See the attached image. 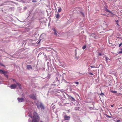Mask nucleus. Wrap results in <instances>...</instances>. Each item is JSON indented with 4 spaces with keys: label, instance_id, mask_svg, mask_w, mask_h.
<instances>
[{
    "label": "nucleus",
    "instance_id": "f257e3e1",
    "mask_svg": "<svg viewBox=\"0 0 122 122\" xmlns=\"http://www.w3.org/2000/svg\"><path fill=\"white\" fill-rule=\"evenodd\" d=\"M36 106L38 109H40L44 110L45 109V107L43 104L41 102H38L36 103Z\"/></svg>",
    "mask_w": 122,
    "mask_h": 122
},
{
    "label": "nucleus",
    "instance_id": "f03ea898",
    "mask_svg": "<svg viewBox=\"0 0 122 122\" xmlns=\"http://www.w3.org/2000/svg\"><path fill=\"white\" fill-rule=\"evenodd\" d=\"M29 97L31 99H32L34 100H36V96L34 94H32L29 95Z\"/></svg>",
    "mask_w": 122,
    "mask_h": 122
},
{
    "label": "nucleus",
    "instance_id": "7ed1b4c3",
    "mask_svg": "<svg viewBox=\"0 0 122 122\" xmlns=\"http://www.w3.org/2000/svg\"><path fill=\"white\" fill-rule=\"evenodd\" d=\"M39 118L33 117L32 122H37L39 120Z\"/></svg>",
    "mask_w": 122,
    "mask_h": 122
},
{
    "label": "nucleus",
    "instance_id": "20e7f679",
    "mask_svg": "<svg viewBox=\"0 0 122 122\" xmlns=\"http://www.w3.org/2000/svg\"><path fill=\"white\" fill-rule=\"evenodd\" d=\"M64 120H69L70 118V117L67 116L66 115H65L64 117Z\"/></svg>",
    "mask_w": 122,
    "mask_h": 122
},
{
    "label": "nucleus",
    "instance_id": "39448f33",
    "mask_svg": "<svg viewBox=\"0 0 122 122\" xmlns=\"http://www.w3.org/2000/svg\"><path fill=\"white\" fill-rule=\"evenodd\" d=\"M33 117L39 118V117L37 115V113L36 112H34L33 113Z\"/></svg>",
    "mask_w": 122,
    "mask_h": 122
},
{
    "label": "nucleus",
    "instance_id": "423d86ee",
    "mask_svg": "<svg viewBox=\"0 0 122 122\" xmlns=\"http://www.w3.org/2000/svg\"><path fill=\"white\" fill-rule=\"evenodd\" d=\"M16 87V85L15 84H12L10 86V88L12 89H15Z\"/></svg>",
    "mask_w": 122,
    "mask_h": 122
},
{
    "label": "nucleus",
    "instance_id": "0eeeda50",
    "mask_svg": "<svg viewBox=\"0 0 122 122\" xmlns=\"http://www.w3.org/2000/svg\"><path fill=\"white\" fill-rule=\"evenodd\" d=\"M27 69V70H29L30 69H32V67L30 65H28L26 66Z\"/></svg>",
    "mask_w": 122,
    "mask_h": 122
},
{
    "label": "nucleus",
    "instance_id": "6e6552de",
    "mask_svg": "<svg viewBox=\"0 0 122 122\" xmlns=\"http://www.w3.org/2000/svg\"><path fill=\"white\" fill-rule=\"evenodd\" d=\"M17 100L19 102H23L24 100V99L23 98H18Z\"/></svg>",
    "mask_w": 122,
    "mask_h": 122
},
{
    "label": "nucleus",
    "instance_id": "1a4fd4ad",
    "mask_svg": "<svg viewBox=\"0 0 122 122\" xmlns=\"http://www.w3.org/2000/svg\"><path fill=\"white\" fill-rule=\"evenodd\" d=\"M69 98L70 99H71V100L73 101H75V99L74 98L71 97V96H70Z\"/></svg>",
    "mask_w": 122,
    "mask_h": 122
},
{
    "label": "nucleus",
    "instance_id": "9d476101",
    "mask_svg": "<svg viewBox=\"0 0 122 122\" xmlns=\"http://www.w3.org/2000/svg\"><path fill=\"white\" fill-rule=\"evenodd\" d=\"M17 84V85L19 86V88L20 89H21V84H20V83H16Z\"/></svg>",
    "mask_w": 122,
    "mask_h": 122
},
{
    "label": "nucleus",
    "instance_id": "9b49d317",
    "mask_svg": "<svg viewBox=\"0 0 122 122\" xmlns=\"http://www.w3.org/2000/svg\"><path fill=\"white\" fill-rule=\"evenodd\" d=\"M60 15H59V14L58 13H57V14L56 15V17L58 19L60 17Z\"/></svg>",
    "mask_w": 122,
    "mask_h": 122
},
{
    "label": "nucleus",
    "instance_id": "f8f14e48",
    "mask_svg": "<svg viewBox=\"0 0 122 122\" xmlns=\"http://www.w3.org/2000/svg\"><path fill=\"white\" fill-rule=\"evenodd\" d=\"M111 92H112L114 93H117V92L115 90H112L111 91Z\"/></svg>",
    "mask_w": 122,
    "mask_h": 122
},
{
    "label": "nucleus",
    "instance_id": "ddd939ff",
    "mask_svg": "<svg viewBox=\"0 0 122 122\" xmlns=\"http://www.w3.org/2000/svg\"><path fill=\"white\" fill-rule=\"evenodd\" d=\"M105 10L106 11H107V12H109V13H112V12L109 10H108V9H107V8L106 9V10Z\"/></svg>",
    "mask_w": 122,
    "mask_h": 122
},
{
    "label": "nucleus",
    "instance_id": "4468645a",
    "mask_svg": "<svg viewBox=\"0 0 122 122\" xmlns=\"http://www.w3.org/2000/svg\"><path fill=\"white\" fill-rule=\"evenodd\" d=\"M0 73L3 74H4L5 73V72L3 70H2L1 72H0Z\"/></svg>",
    "mask_w": 122,
    "mask_h": 122
},
{
    "label": "nucleus",
    "instance_id": "2eb2a0df",
    "mask_svg": "<svg viewBox=\"0 0 122 122\" xmlns=\"http://www.w3.org/2000/svg\"><path fill=\"white\" fill-rule=\"evenodd\" d=\"M61 8H60L59 9H58V12H61Z\"/></svg>",
    "mask_w": 122,
    "mask_h": 122
},
{
    "label": "nucleus",
    "instance_id": "dca6fc26",
    "mask_svg": "<svg viewBox=\"0 0 122 122\" xmlns=\"http://www.w3.org/2000/svg\"><path fill=\"white\" fill-rule=\"evenodd\" d=\"M86 48V45H84L82 47V49L83 50L85 49Z\"/></svg>",
    "mask_w": 122,
    "mask_h": 122
},
{
    "label": "nucleus",
    "instance_id": "f3484780",
    "mask_svg": "<svg viewBox=\"0 0 122 122\" xmlns=\"http://www.w3.org/2000/svg\"><path fill=\"white\" fill-rule=\"evenodd\" d=\"M105 60L107 62V61L108 59V58L106 56L105 57Z\"/></svg>",
    "mask_w": 122,
    "mask_h": 122
},
{
    "label": "nucleus",
    "instance_id": "a211bd4d",
    "mask_svg": "<svg viewBox=\"0 0 122 122\" xmlns=\"http://www.w3.org/2000/svg\"><path fill=\"white\" fill-rule=\"evenodd\" d=\"M12 80H13L14 82H15L16 83V80L15 79H12Z\"/></svg>",
    "mask_w": 122,
    "mask_h": 122
},
{
    "label": "nucleus",
    "instance_id": "6ab92c4d",
    "mask_svg": "<svg viewBox=\"0 0 122 122\" xmlns=\"http://www.w3.org/2000/svg\"><path fill=\"white\" fill-rule=\"evenodd\" d=\"M89 75H93V73H92L90 72H89Z\"/></svg>",
    "mask_w": 122,
    "mask_h": 122
},
{
    "label": "nucleus",
    "instance_id": "aec40b11",
    "mask_svg": "<svg viewBox=\"0 0 122 122\" xmlns=\"http://www.w3.org/2000/svg\"><path fill=\"white\" fill-rule=\"evenodd\" d=\"M54 35H55L56 36H57V33L56 32H54Z\"/></svg>",
    "mask_w": 122,
    "mask_h": 122
},
{
    "label": "nucleus",
    "instance_id": "412c9836",
    "mask_svg": "<svg viewBox=\"0 0 122 122\" xmlns=\"http://www.w3.org/2000/svg\"><path fill=\"white\" fill-rule=\"evenodd\" d=\"M52 30H54V32H56V30L55 29V28L52 29Z\"/></svg>",
    "mask_w": 122,
    "mask_h": 122
},
{
    "label": "nucleus",
    "instance_id": "4be33fe9",
    "mask_svg": "<svg viewBox=\"0 0 122 122\" xmlns=\"http://www.w3.org/2000/svg\"><path fill=\"white\" fill-rule=\"evenodd\" d=\"M122 43L121 42L120 43V44L119 45V47H120V46H121L122 45Z\"/></svg>",
    "mask_w": 122,
    "mask_h": 122
},
{
    "label": "nucleus",
    "instance_id": "5701e85b",
    "mask_svg": "<svg viewBox=\"0 0 122 122\" xmlns=\"http://www.w3.org/2000/svg\"><path fill=\"white\" fill-rule=\"evenodd\" d=\"M74 83H75V84H78L79 83L78 82H74Z\"/></svg>",
    "mask_w": 122,
    "mask_h": 122
},
{
    "label": "nucleus",
    "instance_id": "b1692460",
    "mask_svg": "<svg viewBox=\"0 0 122 122\" xmlns=\"http://www.w3.org/2000/svg\"><path fill=\"white\" fill-rule=\"evenodd\" d=\"M100 95L103 96L104 95V93H102L101 94H100Z\"/></svg>",
    "mask_w": 122,
    "mask_h": 122
},
{
    "label": "nucleus",
    "instance_id": "393cba45",
    "mask_svg": "<svg viewBox=\"0 0 122 122\" xmlns=\"http://www.w3.org/2000/svg\"><path fill=\"white\" fill-rule=\"evenodd\" d=\"M32 2H36V0H33L32 1Z\"/></svg>",
    "mask_w": 122,
    "mask_h": 122
},
{
    "label": "nucleus",
    "instance_id": "a878e982",
    "mask_svg": "<svg viewBox=\"0 0 122 122\" xmlns=\"http://www.w3.org/2000/svg\"><path fill=\"white\" fill-rule=\"evenodd\" d=\"M98 56H102V54L101 53H99L98 54Z\"/></svg>",
    "mask_w": 122,
    "mask_h": 122
},
{
    "label": "nucleus",
    "instance_id": "bb28decb",
    "mask_svg": "<svg viewBox=\"0 0 122 122\" xmlns=\"http://www.w3.org/2000/svg\"><path fill=\"white\" fill-rule=\"evenodd\" d=\"M122 53V51H119L118 54Z\"/></svg>",
    "mask_w": 122,
    "mask_h": 122
},
{
    "label": "nucleus",
    "instance_id": "cd10ccee",
    "mask_svg": "<svg viewBox=\"0 0 122 122\" xmlns=\"http://www.w3.org/2000/svg\"><path fill=\"white\" fill-rule=\"evenodd\" d=\"M90 67H91V68H95V67L94 66H91Z\"/></svg>",
    "mask_w": 122,
    "mask_h": 122
},
{
    "label": "nucleus",
    "instance_id": "c85d7f7f",
    "mask_svg": "<svg viewBox=\"0 0 122 122\" xmlns=\"http://www.w3.org/2000/svg\"><path fill=\"white\" fill-rule=\"evenodd\" d=\"M116 122H121L120 120H117Z\"/></svg>",
    "mask_w": 122,
    "mask_h": 122
},
{
    "label": "nucleus",
    "instance_id": "c756f323",
    "mask_svg": "<svg viewBox=\"0 0 122 122\" xmlns=\"http://www.w3.org/2000/svg\"><path fill=\"white\" fill-rule=\"evenodd\" d=\"M0 65H1V66H5L4 65H3V64H0Z\"/></svg>",
    "mask_w": 122,
    "mask_h": 122
},
{
    "label": "nucleus",
    "instance_id": "7c9ffc66",
    "mask_svg": "<svg viewBox=\"0 0 122 122\" xmlns=\"http://www.w3.org/2000/svg\"><path fill=\"white\" fill-rule=\"evenodd\" d=\"M117 25H119V24L118 23V22H117Z\"/></svg>",
    "mask_w": 122,
    "mask_h": 122
},
{
    "label": "nucleus",
    "instance_id": "2f4dec72",
    "mask_svg": "<svg viewBox=\"0 0 122 122\" xmlns=\"http://www.w3.org/2000/svg\"><path fill=\"white\" fill-rule=\"evenodd\" d=\"M107 117H109V118H111V117L110 116H109L108 115H107Z\"/></svg>",
    "mask_w": 122,
    "mask_h": 122
},
{
    "label": "nucleus",
    "instance_id": "473e14b6",
    "mask_svg": "<svg viewBox=\"0 0 122 122\" xmlns=\"http://www.w3.org/2000/svg\"><path fill=\"white\" fill-rule=\"evenodd\" d=\"M2 70L0 69V72H1V71H2Z\"/></svg>",
    "mask_w": 122,
    "mask_h": 122
},
{
    "label": "nucleus",
    "instance_id": "72a5a7b5",
    "mask_svg": "<svg viewBox=\"0 0 122 122\" xmlns=\"http://www.w3.org/2000/svg\"><path fill=\"white\" fill-rule=\"evenodd\" d=\"M29 122H32L31 120L30 121H29Z\"/></svg>",
    "mask_w": 122,
    "mask_h": 122
},
{
    "label": "nucleus",
    "instance_id": "f704fd0d",
    "mask_svg": "<svg viewBox=\"0 0 122 122\" xmlns=\"http://www.w3.org/2000/svg\"><path fill=\"white\" fill-rule=\"evenodd\" d=\"M111 107H113V105H111Z\"/></svg>",
    "mask_w": 122,
    "mask_h": 122
},
{
    "label": "nucleus",
    "instance_id": "c9c22d12",
    "mask_svg": "<svg viewBox=\"0 0 122 122\" xmlns=\"http://www.w3.org/2000/svg\"><path fill=\"white\" fill-rule=\"evenodd\" d=\"M120 49L121 50H122V48H120Z\"/></svg>",
    "mask_w": 122,
    "mask_h": 122
},
{
    "label": "nucleus",
    "instance_id": "e433bc0d",
    "mask_svg": "<svg viewBox=\"0 0 122 122\" xmlns=\"http://www.w3.org/2000/svg\"><path fill=\"white\" fill-rule=\"evenodd\" d=\"M31 117V118H32V117Z\"/></svg>",
    "mask_w": 122,
    "mask_h": 122
},
{
    "label": "nucleus",
    "instance_id": "4c0bfd02",
    "mask_svg": "<svg viewBox=\"0 0 122 122\" xmlns=\"http://www.w3.org/2000/svg\"><path fill=\"white\" fill-rule=\"evenodd\" d=\"M41 122H43L41 121Z\"/></svg>",
    "mask_w": 122,
    "mask_h": 122
},
{
    "label": "nucleus",
    "instance_id": "58836bf2",
    "mask_svg": "<svg viewBox=\"0 0 122 122\" xmlns=\"http://www.w3.org/2000/svg\"><path fill=\"white\" fill-rule=\"evenodd\" d=\"M121 77H120V78H121Z\"/></svg>",
    "mask_w": 122,
    "mask_h": 122
},
{
    "label": "nucleus",
    "instance_id": "ea45409f",
    "mask_svg": "<svg viewBox=\"0 0 122 122\" xmlns=\"http://www.w3.org/2000/svg\"><path fill=\"white\" fill-rule=\"evenodd\" d=\"M121 77H120V78H121Z\"/></svg>",
    "mask_w": 122,
    "mask_h": 122
}]
</instances>
